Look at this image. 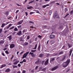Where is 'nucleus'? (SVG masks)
<instances>
[{"mask_svg": "<svg viewBox=\"0 0 73 73\" xmlns=\"http://www.w3.org/2000/svg\"><path fill=\"white\" fill-rule=\"evenodd\" d=\"M17 6H18V7H20V6H21V5H20L18 4H17Z\"/></svg>", "mask_w": 73, "mask_h": 73, "instance_id": "nucleus-51", "label": "nucleus"}, {"mask_svg": "<svg viewBox=\"0 0 73 73\" xmlns=\"http://www.w3.org/2000/svg\"><path fill=\"white\" fill-rule=\"evenodd\" d=\"M35 64H40V62H39V61L38 60L37 61L35 62Z\"/></svg>", "mask_w": 73, "mask_h": 73, "instance_id": "nucleus-22", "label": "nucleus"}, {"mask_svg": "<svg viewBox=\"0 0 73 73\" xmlns=\"http://www.w3.org/2000/svg\"><path fill=\"white\" fill-rule=\"evenodd\" d=\"M6 66V65L5 64H3L1 66V67H0V68L1 69L3 68V67H5Z\"/></svg>", "mask_w": 73, "mask_h": 73, "instance_id": "nucleus-19", "label": "nucleus"}, {"mask_svg": "<svg viewBox=\"0 0 73 73\" xmlns=\"http://www.w3.org/2000/svg\"><path fill=\"white\" fill-rule=\"evenodd\" d=\"M21 33H22L21 32V31H19L18 33H17V35H20Z\"/></svg>", "mask_w": 73, "mask_h": 73, "instance_id": "nucleus-15", "label": "nucleus"}, {"mask_svg": "<svg viewBox=\"0 0 73 73\" xmlns=\"http://www.w3.org/2000/svg\"><path fill=\"white\" fill-rule=\"evenodd\" d=\"M25 14H26V16H28V13L27 12H25Z\"/></svg>", "mask_w": 73, "mask_h": 73, "instance_id": "nucleus-58", "label": "nucleus"}, {"mask_svg": "<svg viewBox=\"0 0 73 73\" xmlns=\"http://www.w3.org/2000/svg\"><path fill=\"white\" fill-rule=\"evenodd\" d=\"M33 13H33V12H30V15H32V14H33Z\"/></svg>", "mask_w": 73, "mask_h": 73, "instance_id": "nucleus-50", "label": "nucleus"}, {"mask_svg": "<svg viewBox=\"0 0 73 73\" xmlns=\"http://www.w3.org/2000/svg\"><path fill=\"white\" fill-rule=\"evenodd\" d=\"M19 62V61H17L14 63H13V64L14 65H16V64H17V63Z\"/></svg>", "mask_w": 73, "mask_h": 73, "instance_id": "nucleus-18", "label": "nucleus"}, {"mask_svg": "<svg viewBox=\"0 0 73 73\" xmlns=\"http://www.w3.org/2000/svg\"><path fill=\"white\" fill-rule=\"evenodd\" d=\"M27 9H31L33 8V7H32V6H30L29 7H27Z\"/></svg>", "mask_w": 73, "mask_h": 73, "instance_id": "nucleus-13", "label": "nucleus"}, {"mask_svg": "<svg viewBox=\"0 0 73 73\" xmlns=\"http://www.w3.org/2000/svg\"><path fill=\"white\" fill-rule=\"evenodd\" d=\"M68 27H67L65 29V30H64V31L66 32H68Z\"/></svg>", "mask_w": 73, "mask_h": 73, "instance_id": "nucleus-8", "label": "nucleus"}, {"mask_svg": "<svg viewBox=\"0 0 73 73\" xmlns=\"http://www.w3.org/2000/svg\"><path fill=\"white\" fill-rule=\"evenodd\" d=\"M5 14L6 15H7V16H8V14H9V13L8 12H7L5 13Z\"/></svg>", "mask_w": 73, "mask_h": 73, "instance_id": "nucleus-24", "label": "nucleus"}, {"mask_svg": "<svg viewBox=\"0 0 73 73\" xmlns=\"http://www.w3.org/2000/svg\"><path fill=\"white\" fill-rule=\"evenodd\" d=\"M73 51V50H71L70 51V54L69 56H71V54H72V51Z\"/></svg>", "mask_w": 73, "mask_h": 73, "instance_id": "nucleus-20", "label": "nucleus"}, {"mask_svg": "<svg viewBox=\"0 0 73 73\" xmlns=\"http://www.w3.org/2000/svg\"><path fill=\"white\" fill-rule=\"evenodd\" d=\"M54 41L53 40H51V44H54Z\"/></svg>", "mask_w": 73, "mask_h": 73, "instance_id": "nucleus-40", "label": "nucleus"}, {"mask_svg": "<svg viewBox=\"0 0 73 73\" xmlns=\"http://www.w3.org/2000/svg\"><path fill=\"white\" fill-rule=\"evenodd\" d=\"M43 56H44V54H40L39 56V57H40L41 58H42V57H43Z\"/></svg>", "mask_w": 73, "mask_h": 73, "instance_id": "nucleus-12", "label": "nucleus"}, {"mask_svg": "<svg viewBox=\"0 0 73 73\" xmlns=\"http://www.w3.org/2000/svg\"><path fill=\"white\" fill-rule=\"evenodd\" d=\"M24 44L25 45H28V42H25Z\"/></svg>", "mask_w": 73, "mask_h": 73, "instance_id": "nucleus-37", "label": "nucleus"}, {"mask_svg": "<svg viewBox=\"0 0 73 73\" xmlns=\"http://www.w3.org/2000/svg\"><path fill=\"white\" fill-rule=\"evenodd\" d=\"M73 13V10H72V11H71V12H70V13L71 14H72V13Z\"/></svg>", "mask_w": 73, "mask_h": 73, "instance_id": "nucleus-55", "label": "nucleus"}, {"mask_svg": "<svg viewBox=\"0 0 73 73\" xmlns=\"http://www.w3.org/2000/svg\"><path fill=\"white\" fill-rule=\"evenodd\" d=\"M19 11V10H17L16 11V13H17Z\"/></svg>", "mask_w": 73, "mask_h": 73, "instance_id": "nucleus-61", "label": "nucleus"}, {"mask_svg": "<svg viewBox=\"0 0 73 73\" xmlns=\"http://www.w3.org/2000/svg\"><path fill=\"white\" fill-rule=\"evenodd\" d=\"M10 69L9 68H7V69L5 71V72H10Z\"/></svg>", "mask_w": 73, "mask_h": 73, "instance_id": "nucleus-16", "label": "nucleus"}, {"mask_svg": "<svg viewBox=\"0 0 73 73\" xmlns=\"http://www.w3.org/2000/svg\"><path fill=\"white\" fill-rule=\"evenodd\" d=\"M64 54V52L63 51H61L59 52V55H60V54Z\"/></svg>", "mask_w": 73, "mask_h": 73, "instance_id": "nucleus-21", "label": "nucleus"}, {"mask_svg": "<svg viewBox=\"0 0 73 73\" xmlns=\"http://www.w3.org/2000/svg\"><path fill=\"white\" fill-rule=\"evenodd\" d=\"M53 17L54 19H56L57 18L58 19V18H59L60 17H59V16L58 15V14L56 13H54Z\"/></svg>", "mask_w": 73, "mask_h": 73, "instance_id": "nucleus-2", "label": "nucleus"}, {"mask_svg": "<svg viewBox=\"0 0 73 73\" xmlns=\"http://www.w3.org/2000/svg\"><path fill=\"white\" fill-rule=\"evenodd\" d=\"M36 48H37V44H36L35 48L33 49H36Z\"/></svg>", "mask_w": 73, "mask_h": 73, "instance_id": "nucleus-41", "label": "nucleus"}, {"mask_svg": "<svg viewBox=\"0 0 73 73\" xmlns=\"http://www.w3.org/2000/svg\"><path fill=\"white\" fill-rule=\"evenodd\" d=\"M4 41L3 40H1V42H0V44H4Z\"/></svg>", "mask_w": 73, "mask_h": 73, "instance_id": "nucleus-28", "label": "nucleus"}, {"mask_svg": "<svg viewBox=\"0 0 73 73\" xmlns=\"http://www.w3.org/2000/svg\"><path fill=\"white\" fill-rule=\"evenodd\" d=\"M12 25L11 24H9V27H11V26Z\"/></svg>", "mask_w": 73, "mask_h": 73, "instance_id": "nucleus-64", "label": "nucleus"}, {"mask_svg": "<svg viewBox=\"0 0 73 73\" xmlns=\"http://www.w3.org/2000/svg\"><path fill=\"white\" fill-rule=\"evenodd\" d=\"M30 28H35L34 27H33V26H31L30 27Z\"/></svg>", "mask_w": 73, "mask_h": 73, "instance_id": "nucleus-52", "label": "nucleus"}, {"mask_svg": "<svg viewBox=\"0 0 73 73\" xmlns=\"http://www.w3.org/2000/svg\"><path fill=\"white\" fill-rule=\"evenodd\" d=\"M13 68H17V66H15V65H13Z\"/></svg>", "mask_w": 73, "mask_h": 73, "instance_id": "nucleus-36", "label": "nucleus"}, {"mask_svg": "<svg viewBox=\"0 0 73 73\" xmlns=\"http://www.w3.org/2000/svg\"><path fill=\"white\" fill-rule=\"evenodd\" d=\"M29 54V52H27L25 54H24V55L23 56V57H22V58H25L27 56V55L28 54Z\"/></svg>", "mask_w": 73, "mask_h": 73, "instance_id": "nucleus-3", "label": "nucleus"}, {"mask_svg": "<svg viewBox=\"0 0 73 73\" xmlns=\"http://www.w3.org/2000/svg\"><path fill=\"white\" fill-rule=\"evenodd\" d=\"M49 61V59H47L46 60V61L45 62V63L44 64V65H47L48 64V61Z\"/></svg>", "mask_w": 73, "mask_h": 73, "instance_id": "nucleus-10", "label": "nucleus"}, {"mask_svg": "<svg viewBox=\"0 0 73 73\" xmlns=\"http://www.w3.org/2000/svg\"><path fill=\"white\" fill-rule=\"evenodd\" d=\"M54 60H55V59L54 58L51 59L50 60V62H52V61H54Z\"/></svg>", "mask_w": 73, "mask_h": 73, "instance_id": "nucleus-25", "label": "nucleus"}, {"mask_svg": "<svg viewBox=\"0 0 73 73\" xmlns=\"http://www.w3.org/2000/svg\"><path fill=\"white\" fill-rule=\"evenodd\" d=\"M30 38V36H27V39H28V40L29 39V38Z\"/></svg>", "mask_w": 73, "mask_h": 73, "instance_id": "nucleus-43", "label": "nucleus"}, {"mask_svg": "<svg viewBox=\"0 0 73 73\" xmlns=\"http://www.w3.org/2000/svg\"><path fill=\"white\" fill-rule=\"evenodd\" d=\"M64 11H65V13H66V12H67V11H68V9L67 8L65 9Z\"/></svg>", "mask_w": 73, "mask_h": 73, "instance_id": "nucleus-34", "label": "nucleus"}, {"mask_svg": "<svg viewBox=\"0 0 73 73\" xmlns=\"http://www.w3.org/2000/svg\"><path fill=\"white\" fill-rule=\"evenodd\" d=\"M23 22V20H21V21H19L17 23V25H20V24H21Z\"/></svg>", "mask_w": 73, "mask_h": 73, "instance_id": "nucleus-7", "label": "nucleus"}, {"mask_svg": "<svg viewBox=\"0 0 73 73\" xmlns=\"http://www.w3.org/2000/svg\"><path fill=\"white\" fill-rule=\"evenodd\" d=\"M13 28H14V27L13 26L12 27H10V29H13Z\"/></svg>", "mask_w": 73, "mask_h": 73, "instance_id": "nucleus-45", "label": "nucleus"}, {"mask_svg": "<svg viewBox=\"0 0 73 73\" xmlns=\"http://www.w3.org/2000/svg\"><path fill=\"white\" fill-rule=\"evenodd\" d=\"M68 46L69 48H71L72 46V44H70L69 43L68 44Z\"/></svg>", "mask_w": 73, "mask_h": 73, "instance_id": "nucleus-14", "label": "nucleus"}, {"mask_svg": "<svg viewBox=\"0 0 73 73\" xmlns=\"http://www.w3.org/2000/svg\"><path fill=\"white\" fill-rule=\"evenodd\" d=\"M14 47H15V44H10V48L12 49V48H14Z\"/></svg>", "mask_w": 73, "mask_h": 73, "instance_id": "nucleus-6", "label": "nucleus"}, {"mask_svg": "<svg viewBox=\"0 0 73 73\" xmlns=\"http://www.w3.org/2000/svg\"><path fill=\"white\" fill-rule=\"evenodd\" d=\"M59 27L60 29H61V28H63V25H60V26Z\"/></svg>", "mask_w": 73, "mask_h": 73, "instance_id": "nucleus-30", "label": "nucleus"}, {"mask_svg": "<svg viewBox=\"0 0 73 73\" xmlns=\"http://www.w3.org/2000/svg\"><path fill=\"white\" fill-rule=\"evenodd\" d=\"M5 25V23H3L1 27H2V28H3V27H4Z\"/></svg>", "mask_w": 73, "mask_h": 73, "instance_id": "nucleus-27", "label": "nucleus"}, {"mask_svg": "<svg viewBox=\"0 0 73 73\" xmlns=\"http://www.w3.org/2000/svg\"><path fill=\"white\" fill-rule=\"evenodd\" d=\"M2 29H0V33H1L2 32Z\"/></svg>", "mask_w": 73, "mask_h": 73, "instance_id": "nucleus-49", "label": "nucleus"}, {"mask_svg": "<svg viewBox=\"0 0 73 73\" xmlns=\"http://www.w3.org/2000/svg\"><path fill=\"white\" fill-rule=\"evenodd\" d=\"M36 51V50H31V52H35Z\"/></svg>", "mask_w": 73, "mask_h": 73, "instance_id": "nucleus-38", "label": "nucleus"}, {"mask_svg": "<svg viewBox=\"0 0 73 73\" xmlns=\"http://www.w3.org/2000/svg\"><path fill=\"white\" fill-rule=\"evenodd\" d=\"M8 65H12V63H9Z\"/></svg>", "mask_w": 73, "mask_h": 73, "instance_id": "nucleus-59", "label": "nucleus"}, {"mask_svg": "<svg viewBox=\"0 0 73 73\" xmlns=\"http://www.w3.org/2000/svg\"><path fill=\"white\" fill-rule=\"evenodd\" d=\"M38 68V66H36V68H35V69L36 70H37V69Z\"/></svg>", "mask_w": 73, "mask_h": 73, "instance_id": "nucleus-46", "label": "nucleus"}, {"mask_svg": "<svg viewBox=\"0 0 73 73\" xmlns=\"http://www.w3.org/2000/svg\"><path fill=\"white\" fill-rule=\"evenodd\" d=\"M7 38H9V40H11L12 39V35H10L7 37Z\"/></svg>", "mask_w": 73, "mask_h": 73, "instance_id": "nucleus-11", "label": "nucleus"}, {"mask_svg": "<svg viewBox=\"0 0 73 73\" xmlns=\"http://www.w3.org/2000/svg\"><path fill=\"white\" fill-rule=\"evenodd\" d=\"M29 23H31V24H34V23L33 22L31 21H29Z\"/></svg>", "mask_w": 73, "mask_h": 73, "instance_id": "nucleus-33", "label": "nucleus"}, {"mask_svg": "<svg viewBox=\"0 0 73 73\" xmlns=\"http://www.w3.org/2000/svg\"><path fill=\"white\" fill-rule=\"evenodd\" d=\"M52 11H50L49 12V15H51V14H52Z\"/></svg>", "mask_w": 73, "mask_h": 73, "instance_id": "nucleus-31", "label": "nucleus"}, {"mask_svg": "<svg viewBox=\"0 0 73 73\" xmlns=\"http://www.w3.org/2000/svg\"><path fill=\"white\" fill-rule=\"evenodd\" d=\"M40 45H39L38 48V50H40Z\"/></svg>", "mask_w": 73, "mask_h": 73, "instance_id": "nucleus-23", "label": "nucleus"}, {"mask_svg": "<svg viewBox=\"0 0 73 73\" xmlns=\"http://www.w3.org/2000/svg\"><path fill=\"white\" fill-rule=\"evenodd\" d=\"M46 68H44L42 70V71H45Z\"/></svg>", "mask_w": 73, "mask_h": 73, "instance_id": "nucleus-29", "label": "nucleus"}, {"mask_svg": "<svg viewBox=\"0 0 73 73\" xmlns=\"http://www.w3.org/2000/svg\"><path fill=\"white\" fill-rule=\"evenodd\" d=\"M18 28H21V25H19L18 26H17Z\"/></svg>", "mask_w": 73, "mask_h": 73, "instance_id": "nucleus-44", "label": "nucleus"}, {"mask_svg": "<svg viewBox=\"0 0 73 73\" xmlns=\"http://www.w3.org/2000/svg\"><path fill=\"white\" fill-rule=\"evenodd\" d=\"M34 1H35L34 0L32 1H31L30 2H29V4H31V3H33V2H34Z\"/></svg>", "mask_w": 73, "mask_h": 73, "instance_id": "nucleus-35", "label": "nucleus"}, {"mask_svg": "<svg viewBox=\"0 0 73 73\" xmlns=\"http://www.w3.org/2000/svg\"><path fill=\"white\" fill-rule=\"evenodd\" d=\"M18 66L20 67V66H21V64H19L18 65Z\"/></svg>", "mask_w": 73, "mask_h": 73, "instance_id": "nucleus-48", "label": "nucleus"}, {"mask_svg": "<svg viewBox=\"0 0 73 73\" xmlns=\"http://www.w3.org/2000/svg\"><path fill=\"white\" fill-rule=\"evenodd\" d=\"M49 40H48L47 42L46 43V44H48V43H49Z\"/></svg>", "mask_w": 73, "mask_h": 73, "instance_id": "nucleus-62", "label": "nucleus"}, {"mask_svg": "<svg viewBox=\"0 0 73 73\" xmlns=\"http://www.w3.org/2000/svg\"><path fill=\"white\" fill-rule=\"evenodd\" d=\"M68 15H69V14H67V15H66L65 16V17H66V16H68Z\"/></svg>", "mask_w": 73, "mask_h": 73, "instance_id": "nucleus-54", "label": "nucleus"}, {"mask_svg": "<svg viewBox=\"0 0 73 73\" xmlns=\"http://www.w3.org/2000/svg\"><path fill=\"white\" fill-rule=\"evenodd\" d=\"M34 54H33V53H32L31 52H30L29 54H31L32 56H33V55Z\"/></svg>", "mask_w": 73, "mask_h": 73, "instance_id": "nucleus-39", "label": "nucleus"}, {"mask_svg": "<svg viewBox=\"0 0 73 73\" xmlns=\"http://www.w3.org/2000/svg\"><path fill=\"white\" fill-rule=\"evenodd\" d=\"M66 55L65 54L64 57H63L62 58V61H64V60H65V58H66Z\"/></svg>", "mask_w": 73, "mask_h": 73, "instance_id": "nucleus-9", "label": "nucleus"}, {"mask_svg": "<svg viewBox=\"0 0 73 73\" xmlns=\"http://www.w3.org/2000/svg\"><path fill=\"white\" fill-rule=\"evenodd\" d=\"M49 6V5L47 4L45 5H44L42 6V8H45L46 7H47V6Z\"/></svg>", "mask_w": 73, "mask_h": 73, "instance_id": "nucleus-17", "label": "nucleus"}, {"mask_svg": "<svg viewBox=\"0 0 73 73\" xmlns=\"http://www.w3.org/2000/svg\"><path fill=\"white\" fill-rule=\"evenodd\" d=\"M24 51L22 52H21V53L20 54L21 55L22 54H23V53H24Z\"/></svg>", "mask_w": 73, "mask_h": 73, "instance_id": "nucleus-57", "label": "nucleus"}, {"mask_svg": "<svg viewBox=\"0 0 73 73\" xmlns=\"http://www.w3.org/2000/svg\"><path fill=\"white\" fill-rule=\"evenodd\" d=\"M55 37V36L54 35H50V39H52V38H54Z\"/></svg>", "mask_w": 73, "mask_h": 73, "instance_id": "nucleus-4", "label": "nucleus"}, {"mask_svg": "<svg viewBox=\"0 0 73 73\" xmlns=\"http://www.w3.org/2000/svg\"><path fill=\"white\" fill-rule=\"evenodd\" d=\"M26 72V71H25V70L23 71V73H25V72Z\"/></svg>", "mask_w": 73, "mask_h": 73, "instance_id": "nucleus-56", "label": "nucleus"}, {"mask_svg": "<svg viewBox=\"0 0 73 73\" xmlns=\"http://www.w3.org/2000/svg\"><path fill=\"white\" fill-rule=\"evenodd\" d=\"M23 61L25 62H26V60H25V59H24L23 60Z\"/></svg>", "mask_w": 73, "mask_h": 73, "instance_id": "nucleus-53", "label": "nucleus"}, {"mask_svg": "<svg viewBox=\"0 0 73 73\" xmlns=\"http://www.w3.org/2000/svg\"><path fill=\"white\" fill-rule=\"evenodd\" d=\"M70 61V59H68L66 62L63 63L62 64L63 66L64 67H66L69 64Z\"/></svg>", "mask_w": 73, "mask_h": 73, "instance_id": "nucleus-1", "label": "nucleus"}, {"mask_svg": "<svg viewBox=\"0 0 73 73\" xmlns=\"http://www.w3.org/2000/svg\"><path fill=\"white\" fill-rule=\"evenodd\" d=\"M15 61H17V59H14V60H13V62Z\"/></svg>", "mask_w": 73, "mask_h": 73, "instance_id": "nucleus-60", "label": "nucleus"}, {"mask_svg": "<svg viewBox=\"0 0 73 73\" xmlns=\"http://www.w3.org/2000/svg\"><path fill=\"white\" fill-rule=\"evenodd\" d=\"M7 54H9V52H8V50L6 51L5 52Z\"/></svg>", "mask_w": 73, "mask_h": 73, "instance_id": "nucleus-42", "label": "nucleus"}, {"mask_svg": "<svg viewBox=\"0 0 73 73\" xmlns=\"http://www.w3.org/2000/svg\"><path fill=\"white\" fill-rule=\"evenodd\" d=\"M69 70H70V69H68V70H67V72H68Z\"/></svg>", "mask_w": 73, "mask_h": 73, "instance_id": "nucleus-63", "label": "nucleus"}, {"mask_svg": "<svg viewBox=\"0 0 73 73\" xmlns=\"http://www.w3.org/2000/svg\"><path fill=\"white\" fill-rule=\"evenodd\" d=\"M14 31H18V30L17 27H15L14 29Z\"/></svg>", "mask_w": 73, "mask_h": 73, "instance_id": "nucleus-26", "label": "nucleus"}, {"mask_svg": "<svg viewBox=\"0 0 73 73\" xmlns=\"http://www.w3.org/2000/svg\"><path fill=\"white\" fill-rule=\"evenodd\" d=\"M38 37H39V38H40V39H41L42 37V36L39 35L38 36Z\"/></svg>", "mask_w": 73, "mask_h": 73, "instance_id": "nucleus-32", "label": "nucleus"}, {"mask_svg": "<svg viewBox=\"0 0 73 73\" xmlns=\"http://www.w3.org/2000/svg\"><path fill=\"white\" fill-rule=\"evenodd\" d=\"M58 66H56L55 67H54L53 68H52L51 69L52 71H53V70H56V69H57V68H58Z\"/></svg>", "mask_w": 73, "mask_h": 73, "instance_id": "nucleus-5", "label": "nucleus"}, {"mask_svg": "<svg viewBox=\"0 0 73 73\" xmlns=\"http://www.w3.org/2000/svg\"><path fill=\"white\" fill-rule=\"evenodd\" d=\"M26 32V31L25 30H24L23 31V33H24V32Z\"/></svg>", "mask_w": 73, "mask_h": 73, "instance_id": "nucleus-47", "label": "nucleus"}]
</instances>
